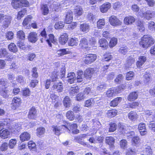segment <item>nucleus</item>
<instances>
[{
    "mask_svg": "<svg viewBox=\"0 0 155 155\" xmlns=\"http://www.w3.org/2000/svg\"><path fill=\"white\" fill-rule=\"evenodd\" d=\"M154 39L150 35H144L140 42V45L143 48H147L154 43Z\"/></svg>",
    "mask_w": 155,
    "mask_h": 155,
    "instance_id": "1",
    "label": "nucleus"
},
{
    "mask_svg": "<svg viewBox=\"0 0 155 155\" xmlns=\"http://www.w3.org/2000/svg\"><path fill=\"white\" fill-rule=\"evenodd\" d=\"M64 124L58 126L53 125L52 126V130L55 135L59 136L64 130H67L68 129V127L70 125L66 122L64 121Z\"/></svg>",
    "mask_w": 155,
    "mask_h": 155,
    "instance_id": "2",
    "label": "nucleus"
},
{
    "mask_svg": "<svg viewBox=\"0 0 155 155\" xmlns=\"http://www.w3.org/2000/svg\"><path fill=\"white\" fill-rule=\"evenodd\" d=\"M41 36L43 37L45 40H46V41L48 43L50 47H51L52 45L50 41L52 43H54L55 41L54 38V35L52 34H50L48 36L49 38H48L47 36V34L45 29H44V30L41 31Z\"/></svg>",
    "mask_w": 155,
    "mask_h": 155,
    "instance_id": "3",
    "label": "nucleus"
},
{
    "mask_svg": "<svg viewBox=\"0 0 155 155\" xmlns=\"http://www.w3.org/2000/svg\"><path fill=\"white\" fill-rule=\"evenodd\" d=\"M138 15L142 18H143L147 20H149L152 18L153 15L150 10L147 11L145 12H144L143 9H141L138 13Z\"/></svg>",
    "mask_w": 155,
    "mask_h": 155,
    "instance_id": "4",
    "label": "nucleus"
},
{
    "mask_svg": "<svg viewBox=\"0 0 155 155\" xmlns=\"http://www.w3.org/2000/svg\"><path fill=\"white\" fill-rule=\"evenodd\" d=\"M84 59V63L86 64H91L96 59L97 56L95 54H89L85 55Z\"/></svg>",
    "mask_w": 155,
    "mask_h": 155,
    "instance_id": "5",
    "label": "nucleus"
},
{
    "mask_svg": "<svg viewBox=\"0 0 155 155\" xmlns=\"http://www.w3.org/2000/svg\"><path fill=\"white\" fill-rule=\"evenodd\" d=\"M110 24L112 26H116L120 25L121 22L116 16H111L109 19Z\"/></svg>",
    "mask_w": 155,
    "mask_h": 155,
    "instance_id": "6",
    "label": "nucleus"
},
{
    "mask_svg": "<svg viewBox=\"0 0 155 155\" xmlns=\"http://www.w3.org/2000/svg\"><path fill=\"white\" fill-rule=\"evenodd\" d=\"M73 19V12L68 10L66 13L65 22L66 24H70L72 22Z\"/></svg>",
    "mask_w": 155,
    "mask_h": 155,
    "instance_id": "7",
    "label": "nucleus"
},
{
    "mask_svg": "<svg viewBox=\"0 0 155 155\" xmlns=\"http://www.w3.org/2000/svg\"><path fill=\"white\" fill-rule=\"evenodd\" d=\"M21 99L20 98L14 97L12 100V107L13 110H15L20 105L21 103Z\"/></svg>",
    "mask_w": 155,
    "mask_h": 155,
    "instance_id": "8",
    "label": "nucleus"
},
{
    "mask_svg": "<svg viewBox=\"0 0 155 155\" xmlns=\"http://www.w3.org/2000/svg\"><path fill=\"white\" fill-rule=\"evenodd\" d=\"M38 35L35 32H31L28 36V41L32 43H35L38 40Z\"/></svg>",
    "mask_w": 155,
    "mask_h": 155,
    "instance_id": "9",
    "label": "nucleus"
},
{
    "mask_svg": "<svg viewBox=\"0 0 155 155\" xmlns=\"http://www.w3.org/2000/svg\"><path fill=\"white\" fill-rule=\"evenodd\" d=\"M147 60L146 57L145 56H140L138 60L136 62V65L137 68H141Z\"/></svg>",
    "mask_w": 155,
    "mask_h": 155,
    "instance_id": "10",
    "label": "nucleus"
},
{
    "mask_svg": "<svg viewBox=\"0 0 155 155\" xmlns=\"http://www.w3.org/2000/svg\"><path fill=\"white\" fill-rule=\"evenodd\" d=\"M28 117L31 119H35L37 117V110L35 107H32L30 110Z\"/></svg>",
    "mask_w": 155,
    "mask_h": 155,
    "instance_id": "11",
    "label": "nucleus"
},
{
    "mask_svg": "<svg viewBox=\"0 0 155 155\" xmlns=\"http://www.w3.org/2000/svg\"><path fill=\"white\" fill-rule=\"evenodd\" d=\"M94 72V69L92 68H88L86 69L84 72V78L87 79H89Z\"/></svg>",
    "mask_w": 155,
    "mask_h": 155,
    "instance_id": "12",
    "label": "nucleus"
},
{
    "mask_svg": "<svg viewBox=\"0 0 155 155\" xmlns=\"http://www.w3.org/2000/svg\"><path fill=\"white\" fill-rule=\"evenodd\" d=\"M3 20L2 27L4 28H6L8 27L11 23V17L9 16L5 15Z\"/></svg>",
    "mask_w": 155,
    "mask_h": 155,
    "instance_id": "13",
    "label": "nucleus"
},
{
    "mask_svg": "<svg viewBox=\"0 0 155 155\" xmlns=\"http://www.w3.org/2000/svg\"><path fill=\"white\" fill-rule=\"evenodd\" d=\"M111 4L109 2H105L101 5L100 8L101 12L102 13L107 12L110 8Z\"/></svg>",
    "mask_w": 155,
    "mask_h": 155,
    "instance_id": "14",
    "label": "nucleus"
},
{
    "mask_svg": "<svg viewBox=\"0 0 155 155\" xmlns=\"http://www.w3.org/2000/svg\"><path fill=\"white\" fill-rule=\"evenodd\" d=\"M68 39V36L66 33L61 35L59 38V41L60 43L62 45H64L67 42Z\"/></svg>",
    "mask_w": 155,
    "mask_h": 155,
    "instance_id": "15",
    "label": "nucleus"
},
{
    "mask_svg": "<svg viewBox=\"0 0 155 155\" xmlns=\"http://www.w3.org/2000/svg\"><path fill=\"white\" fill-rule=\"evenodd\" d=\"M52 88L53 90L57 91L58 92L61 91L63 88V86L61 82L55 84L53 85Z\"/></svg>",
    "mask_w": 155,
    "mask_h": 155,
    "instance_id": "16",
    "label": "nucleus"
},
{
    "mask_svg": "<svg viewBox=\"0 0 155 155\" xmlns=\"http://www.w3.org/2000/svg\"><path fill=\"white\" fill-rule=\"evenodd\" d=\"M79 45L82 48H86L87 50L89 49V48H88L89 45H88V41L85 38H82L81 39Z\"/></svg>",
    "mask_w": 155,
    "mask_h": 155,
    "instance_id": "17",
    "label": "nucleus"
},
{
    "mask_svg": "<svg viewBox=\"0 0 155 155\" xmlns=\"http://www.w3.org/2000/svg\"><path fill=\"white\" fill-rule=\"evenodd\" d=\"M68 83L72 84L76 80L75 74L74 72H70L68 74L67 77Z\"/></svg>",
    "mask_w": 155,
    "mask_h": 155,
    "instance_id": "18",
    "label": "nucleus"
},
{
    "mask_svg": "<svg viewBox=\"0 0 155 155\" xmlns=\"http://www.w3.org/2000/svg\"><path fill=\"white\" fill-rule=\"evenodd\" d=\"M10 135V132L7 130L1 129L0 130V136L4 139L8 138Z\"/></svg>",
    "mask_w": 155,
    "mask_h": 155,
    "instance_id": "19",
    "label": "nucleus"
},
{
    "mask_svg": "<svg viewBox=\"0 0 155 155\" xmlns=\"http://www.w3.org/2000/svg\"><path fill=\"white\" fill-rule=\"evenodd\" d=\"M20 140L22 141H27L30 138V135L29 133L27 132H24L20 136Z\"/></svg>",
    "mask_w": 155,
    "mask_h": 155,
    "instance_id": "20",
    "label": "nucleus"
},
{
    "mask_svg": "<svg viewBox=\"0 0 155 155\" xmlns=\"http://www.w3.org/2000/svg\"><path fill=\"white\" fill-rule=\"evenodd\" d=\"M135 20V18L132 16L127 17L124 20V23L127 25H130L134 23Z\"/></svg>",
    "mask_w": 155,
    "mask_h": 155,
    "instance_id": "21",
    "label": "nucleus"
},
{
    "mask_svg": "<svg viewBox=\"0 0 155 155\" xmlns=\"http://www.w3.org/2000/svg\"><path fill=\"white\" fill-rule=\"evenodd\" d=\"M138 96V94L137 92H132L129 95L128 100L129 101H133L137 98Z\"/></svg>",
    "mask_w": 155,
    "mask_h": 155,
    "instance_id": "22",
    "label": "nucleus"
},
{
    "mask_svg": "<svg viewBox=\"0 0 155 155\" xmlns=\"http://www.w3.org/2000/svg\"><path fill=\"white\" fill-rule=\"evenodd\" d=\"M90 26L88 24H83L81 25L80 26V30L82 32L87 33L90 29Z\"/></svg>",
    "mask_w": 155,
    "mask_h": 155,
    "instance_id": "23",
    "label": "nucleus"
},
{
    "mask_svg": "<svg viewBox=\"0 0 155 155\" xmlns=\"http://www.w3.org/2000/svg\"><path fill=\"white\" fill-rule=\"evenodd\" d=\"M134 58L130 56L128 57L127 58V63L125 64L126 68H130L131 65L134 63Z\"/></svg>",
    "mask_w": 155,
    "mask_h": 155,
    "instance_id": "24",
    "label": "nucleus"
},
{
    "mask_svg": "<svg viewBox=\"0 0 155 155\" xmlns=\"http://www.w3.org/2000/svg\"><path fill=\"white\" fill-rule=\"evenodd\" d=\"M78 76L77 77V81L78 82H81L84 77V74H83V71L79 70L77 72Z\"/></svg>",
    "mask_w": 155,
    "mask_h": 155,
    "instance_id": "25",
    "label": "nucleus"
},
{
    "mask_svg": "<svg viewBox=\"0 0 155 155\" xmlns=\"http://www.w3.org/2000/svg\"><path fill=\"white\" fill-rule=\"evenodd\" d=\"M63 104L66 107H69L70 106L71 100L68 96H66L64 99Z\"/></svg>",
    "mask_w": 155,
    "mask_h": 155,
    "instance_id": "26",
    "label": "nucleus"
},
{
    "mask_svg": "<svg viewBox=\"0 0 155 155\" xmlns=\"http://www.w3.org/2000/svg\"><path fill=\"white\" fill-rule=\"evenodd\" d=\"M106 142L111 147H113L114 142V137H106Z\"/></svg>",
    "mask_w": 155,
    "mask_h": 155,
    "instance_id": "27",
    "label": "nucleus"
},
{
    "mask_svg": "<svg viewBox=\"0 0 155 155\" xmlns=\"http://www.w3.org/2000/svg\"><path fill=\"white\" fill-rule=\"evenodd\" d=\"M6 88L0 87V94L4 98L7 97L8 96V91L6 90Z\"/></svg>",
    "mask_w": 155,
    "mask_h": 155,
    "instance_id": "28",
    "label": "nucleus"
},
{
    "mask_svg": "<svg viewBox=\"0 0 155 155\" xmlns=\"http://www.w3.org/2000/svg\"><path fill=\"white\" fill-rule=\"evenodd\" d=\"M99 43L100 46L103 48L104 49H106L108 47V43L105 39L103 38L100 39L99 41Z\"/></svg>",
    "mask_w": 155,
    "mask_h": 155,
    "instance_id": "29",
    "label": "nucleus"
},
{
    "mask_svg": "<svg viewBox=\"0 0 155 155\" xmlns=\"http://www.w3.org/2000/svg\"><path fill=\"white\" fill-rule=\"evenodd\" d=\"M78 42L77 38H71L68 42V45L69 46H77Z\"/></svg>",
    "mask_w": 155,
    "mask_h": 155,
    "instance_id": "30",
    "label": "nucleus"
},
{
    "mask_svg": "<svg viewBox=\"0 0 155 155\" xmlns=\"http://www.w3.org/2000/svg\"><path fill=\"white\" fill-rule=\"evenodd\" d=\"M137 28L140 32L144 31L145 30V28L142 21L138 20L137 24Z\"/></svg>",
    "mask_w": 155,
    "mask_h": 155,
    "instance_id": "31",
    "label": "nucleus"
},
{
    "mask_svg": "<svg viewBox=\"0 0 155 155\" xmlns=\"http://www.w3.org/2000/svg\"><path fill=\"white\" fill-rule=\"evenodd\" d=\"M121 100L122 98L121 97H117L115 98L110 103V106L112 107L117 106L118 104L121 101Z\"/></svg>",
    "mask_w": 155,
    "mask_h": 155,
    "instance_id": "32",
    "label": "nucleus"
},
{
    "mask_svg": "<svg viewBox=\"0 0 155 155\" xmlns=\"http://www.w3.org/2000/svg\"><path fill=\"white\" fill-rule=\"evenodd\" d=\"M117 111L115 110H110L107 111L106 115L109 118H111L115 116Z\"/></svg>",
    "mask_w": 155,
    "mask_h": 155,
    "instance_id": "33",
    "label": "nucleus"
},
{
    "mask_svg": "<svg viewBox=\"0 0 155 155\" xmlns=\"http://www.w3.org/2000/svg\"><path fill=\"white\" fill-rule=\"evenodd\" d=\"M83 12L82 8L80 6L77 7L74 11V14L75 16H81Z\"/></svg>",
    "mask_w": 155,
    "mask_h": 155,
    "instance_id": "34",
    "label": "nucleus"
},
{
    "mask_svg": "<svg viewBox=\"0 0 155 155\" xmlns=\"http://www.w3.org/2000/svg\"><path fill=\"white\" fill-rule=\"evenodd\" d=\"M8 48L10 51L13 53H16L18 51V48L15 44L12 43L8 46Z\"/></svg>",
    "mask_w": 155,
    "mask_h": 155,
    "instance_id": "35",
    "label": "nucleus"
},
{
    "mask_svg": "<svg viewBox=\"0 0 155 155\" xmlns=\"http://www.w3.org/2000/svg\"><path fill=\"white\" fill-rule=\"evenodd\" d=\"M66 117L67 119L70 120H73L74 118V115L73 111H68L66 113Z\"/></svg>",
    "mask_w": 155,
    "mask_h": 155,
    "instance_id": "36",
    "label": "nucleus"
},
{
    "mask_svg": "<svg viewBox=\"0 0 155 155\" xmlns=\"http://www.w3.org/2000/svg\"><path fill=\"white\" fill-rule=\"evenodd\" d=\"M81 109V106L78 104H74L72 107V110L76 113L80 112Z\"/></svg>",
    "mask_w": 155,
    "mask_h": 155,
    "instance_id": "37",
    "label": "nucleus"
},
{
    "mask_svg": "<svg viewBox=\"0 0 155 155\" xmlns=\"http://www.w3.org/2000/svg\"><path fill=\"white\" fill-rule=\"evenodd\" d=\"M20 3V0H13L12 5L14 8H16L21 6Z\"/></svg>",
    "mask_w": 155,
    "mask_h": 155,
    "instance_id": "38",
    "label": "nucleus"
},
{
    "mask_svg": "<svg viewBox=\"0 0 155 155\" xmlns=\"http://www.w3.org/2000/svg\"><path fill=\"white\" fill-rule=\"evenodd\" d=\"M105 25L104 20L103 19H99L97 22V27L99 29L103 28Z\"/></svg>",
    "mask_w": 155,
    "mask_h": 155,
    "instance_id": "39",
    "label": "nucleus"
},
{
    "mask_svg": "<svg viewBox=\"0 0 155 155\" xmlns=\"http://www.w3.org/2000/svg\"><path fill=\"white\" fill-rule=\"evenodd\" d=\"M32 18L31 16L29 15L27 18H25L23 22V25L24 26L30 25V22L31 19Z\"/></svg>",
    "mask_w": 155,
    "mask_h": 155,
    "instance_id": "40",
    "label": "nucleus"
},
{
    "mask_svg": "<svg viewBox=\"0 0 155 155\" xmlns=\"http://www.w3.org/2000/svg\"><path fill=\"white\" fill-rule=\"evenodd\" d=\"M17 38L21 40H23L25 39V34L23 31L20 30L17 32Z\"/></svg>",
    "mask_w": 155,
    "mask_h": 155,
    "instance_id": "41",
    "label": "nucleus"
},
{
    "mask_svg": "<svg viewBox=\"0 0 155 155\" xmlns=\"http://www.w3.org/2000/svg\"><path fill=\"white\" fill-rule=\"evenodd\" d=\"M128 117L130 120H133L137 118V114L135 112L131 111L128 114Z\"/></svg>",
    "mask_w": 155,
    "mask_h": 155,
    "instance_id": "42",
    "label": "nucleus"
},
{
    "mask_svg": "<svg viewBox=\"0 0 155 155\" xmlns=\"http://www.w3.org/2000/svg\"><path fill=\"white\" fill-rule=\"evenodd\" d=\"M43 14L44 15H47L49 12L48 7L46 5H43L41 7Z\"/></svg>",
    "mask_w": 155,
    "mask_h": 155,
    "instance_id": "43",
    "label": "nucleus"
},
{
    "mask_svg": "<svg viewBox=\"0 0 155 155\" xmlns=\"http://www.w3.org/2000/svg\"><path fill=\"white\" fill-rule=\"evenodd\" d=\"M69 93L72 96H74L75 93L78 92V87H76L75 88L72 87L69 90Z\"/></svg>",
    "mask_w": 155,
    "mask_h": 155,
    "instance_id": "44",
    "label": "nucleus"
},
{
    "mask_svg": "<svg viewBox=\"0 0 155 155\" xmlns=\"http://www.w3.org/2000/svg\"><path fill=\"white\" fill-rule=\"evenodd\" d=\"M94 103V101L93 98L87 100L85 102L86 107H89L93 105Z\"/></svg>",
    "mask_w": 155,
    "mask_h": 155,
    "instance_id": "45",
    "label": "nucleus"
},
{
    "mask_svg": "<svg viewBox=\"0 0 155 155\" xmlns=\"http://www.w3.org/2000/svg\"><path fill=\"white\" fill-rule=\"evenodd\" d=\"M117 124L115 122H112L110 124V132H114L116 129Z\"/></svg>",
    "mask_w": 155,
    "mask_h": 155,
    "instance_id": "46",
    "label": "nucleus"
},
{
    "mask_svg": "<svg viewBox=\"0 0 155 155\" xmlns=\"http://www.w3.org/2000/svg\"><path fill=\"white\" fill-rule=\"evenodd\" d=\"M8 56V52L5 49H1L0 50V58L7 57Z\"/></svg>",
    "mask_w": 155,
    "mask_h": 155,
    "instance_id": "47",
    "label": "nucleus"
},
{
    "mask_svg": "<svg viewBox=\"0 0 155 155\" xmlns=\"http://www.w3.org/2000/svg\"><path fill=\"white\" fill-rule=\"evenodd\" d=\"M45 132V129L44 127H41L37 129V134L38 135H41L44 134Z\"/></svg>",
    "mask_w": 155,
    "mask_h": 155,
    "instance_id": "48",
    "label": "nucleus"
},
{
    "mask_svg": "<svg viewBox=\"0 0 155 155\" xmlns=\"http://www.w3.org/2000/svg\"><path fill=\"white\" fill-rule=\"evenodd\" d=\"M117 39L115 38H112L110 41L109 46L110 47H114L117 44Z\"/></svg>",
    "mask_w": 155,
    "mask_h": 155,
    "instance_id": "49",
    "label": "nucleus"
},
{
    "mask_svg": "<svg viewBox=\"0 0 155 155\" xmlns=\"http://www.w3.org/2000/svg\"><path fill=\"white\" fill-rule=\"evenodd\" d=\"M68 49H60L57 51V53L61 55H64L68 54Z\"/></svg>",
    "mask_w": 155,
    "mask_h": 155,
    "instance_id": "50",
    "label": "nucleus"
},
{
    "mask_svg": "<svg viewBox=\"0 0 155 155\" xmlns=\"http://www.w3.org/2000/svg\"><path fill=\"white\" fill-rule=\"evenodd\" d=\"M85 94H84L83 93H79L77 95L76 100L78 101H81L86 97Z\"/></svg>",
    "mask_w": 155,
    "mask_h": 155,
    "instance_id": "51",
    "label": "nucleus"
},
{
    "mask_svg": "<svg viewBox=\"0 0 155 155\" xmlns=\"http://www.w3.org/2000/svg\"><path fill=\"white\" fill-rule=\"evenodd\" d=\"M26 12V10L24 9L18 12L17 18L19 20L21 19V17H23Z\"/></svg>",
    "mask_w": 155,
    "mask_h": 155,
    "instance_id": "52",
    "label": "nucleus"
},
{
    "mask_svg": "<svg viewBox=\"0 0 155 155\" xmlns=\"http://www.w3.org/2000/svg\"><path fill=\"white\" fill-rule=\"evenodd\" d=\"M134 76V73L132 71H130L127 73L126 75V79L127 80L132 79Z\"/></svg>",
    "mask_w": 155,
    "mask_h": 155,
    "instance_id": "53",
    "label": "nucleus"
},
{
    "mask_svg": "<svg viewBox=\"0 0 155 155\" xmlns=\"http://www.w3.org/2000/svg\"><path fill=\"white\" fill-rule=\"evenodd\" d=\"M106 87V85L105 84H100L97 87V90L98 91H103Z\"/></svg>",
    "mask_w": 155,
    "mask_h": 155,
    "instance_id": "54",
    "label": "nucleus"
},
{
    "mask_svg": "<svg viewBox=\"0 0 155 155\" xmlns=\"http://www.w3.org/2000/svg\"><path fill=\"white\" fill-rule=\"evenodd\" d=\"M64 26L63 22L61 21H59L55 23L54 27L55 29H61L63 28Z\"/></svg>",
    "mask_w": 155,
    "mask_h": 155,
    "instance_id": "55",
    "label": "nucleus"
},
{
    "mask_svg": "<svg viewBox=\"0 0 155 155\" xmlns=\"http://www.w3.org/2000/svg\"><path fill=\"white\" fill-rule=\"evenodd\" d=\"M8 83L6 79L3 78L0 79V85H2V87L7 88Z\"/></svg>",
    "mask_w": 155,
    "mask_h": 155,
    "instance_id": "56",
    "label": "nucleus"
},
{
    "mask_svg": "<svg viewBox=\"0 0 155 155\" xmlns=\"http://www.w3.org/2000/svg\"><path fill=\"white\" fill-rule=\"evenodd\" d=\"M16 141L15 139H12L10 140L9 143V146L10 148H13L16 145Z\"/></svg>",
    "mask_w": 155,
    "mask_h": 155,
    "instance_id": "57",
    "label": "nucleus"
},
{
    "mask_svg": "<svg viewBox=\"0 0 155 155\" xmlns=\"http://www.w3.org/2000/svg\"><path fill=\"white\" fill-rule=\"evenodd\" d=\"M128 48L126 47H121L119 50V52L122 54H125L128 51Z\"/></svg>",
    "mask_w": 155,
    "mask_h": 155,
    "instance_id": "58",
    "label": "nucleus"
},
{
    "mask_svg": "<svg viewBox=\"0 0 155 155\" xmlns=\"http://www.w3.org/2000/svg\"><path fill=\"white\" fill-rule=\"evenodd\" d=\"M136 150L134 148H130L128 150L127 155H134Z\"/></svg>",
    "mask_w": 155,
    "mask_h": 155,
    "instance_id": "59",
    "label": "nucleus"
},
{
    "mask_svg": "<svg viewBox=\"0 0 155 155\" xmlns=\"http://www.w3.org/2000/svg\"><path fill=\"white\" fill-rule=\"evenodd\" d=\"M14 34L12 31H9L6 34V37L8 40H11L13 38Z\"/></svg>",
    "mask_w": 155,
    "mask_h": 155,
    "instance_id": "60",
    "label": "nucleus"
},
{
    "mask_svg": "<svg viewBox=\"0 0 155 155\" xmlns=\"http://www.w3.org/2000/svg\"><path fill=\"white\" fill-rule=\"evenodd\" d=\"M132 141L133 142V144L134 145L136 146L137 144H138L140 142V139L139 137H134L132 139Z\"/></svg>",
    "mask_w": 155,
    "mask_h": 155,
    "instance_id": "61",
    "label": "nucleus"
},
{
    "mask_svg": "<svg viewBox=\"0 0 155 155\" xmlns=\"http://www.w3.org/2000/svg\"><path fill=\"white\" fill-rule=\"evenodd\" d=\"M28 146L30 149H33L35 148L36 145L33 141H30L28 142Z\"/></svg>",
    "mask_w": 155,
    "mask_h": 155,
    "instance_id": "62",
    "label": "nucleus"
},
{
    "mask_svg": "<svg viewBox=\"0 0 155 155\" xmlns=\"http://www.w3.org/2000/svg\"><path fill=\"white\" fill-rule=\"evenodd\" d=\"M114 90L110 89L107 91L106 95L108 97H112L114 95Z\"/></svg>",
    "mask_w": 155,
    "mask_h": 155,
    "instance_id": "63",
    "label": "nucleus"
},
{
    "mask_svg": "<svg viewBox=\"0 0 155 155\" xmlns=\"http://www.w3.org/2000/svg\"><path fill=\"white\" fill-rule=\"evenodd\" d=\"M17 80L18 82L21 84H24L25 83V81L23 77L21 75L18 76L17 78Z\"/></svg>",
    "mask_w": 155,
    "mask_h": 155,
    "instance_id": "64",
    "label": "nucleus"
}]
</instances>
